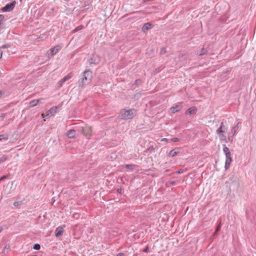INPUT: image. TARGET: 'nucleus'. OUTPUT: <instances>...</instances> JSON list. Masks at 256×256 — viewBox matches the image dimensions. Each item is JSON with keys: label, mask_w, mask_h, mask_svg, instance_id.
I'll return each mask as SVG.
<instances>
[{"label": "nucleus", "mask_w": 256, "mask_h": 256, "mask_svg": "<svg viewBox=\"0 0 256 256\" xmlns=\"http://www.w3.org/2000/svg\"><path fill=\"white\" fill-rule=\"evenodd\" d=\"M152 28V24L150 22H147L143 26L142 28V30L144 32L146 30L150 29Z\"/></svg>", "instance_id": "2eb2a0df"}, {"label": "nucleus", "mask_w": 256, "mask_h": 256, "mask_svg": "<svg viewBox=\"0 0 256 256\" xmlns=\"http://www.w3.org/2000/svg\"><path fill=\"white\" fill-rule=\"evenodd\" d=\"M166 52V48H162L161 49L160 54H164Z\"/></svg>", "instance_id": "cd10ccee"}, {"label": "nucleus", "mask_w": 256, "mask_h": 256, "mask_svg": "<svg viewBox=\"0 0 256 256\" xmlns=\"http://www.w3.org/2000/svg\"><path fill=\"white\" fill-rule=\"evenodd\" d=\"M196 112V108H190L187 110L186 113H188L190 114H193L194 112Z\"/></svg>", "instance_id": "412c9836"}, {"label": "nucleus", "mask_w": 256, "mask_h": 256, "mask_svg": "<svg viewBox=\"0 0 256 256\" xmlns=\"http://www.w3.org/2000/svg\"><path fill=\"white\" fill-rule=\"evenodd\" d=\"M238 124L234 126H233L232 128L230 130V132L228 136V142H232V140H233V137L236 134L237 130H238Z\"/></svg>", "instance_id": "39448f33"}, {"label": "nucleus", "mask_w": 256, "mask_h": 256, "mask_svg": "<svg viewBox=\"0 0 256 256\" xmlns=\"http://www.w3.org/2000/svg\"><path fill=\"white\" fill-rule=\"evenodd\" d=\"M223 152L225 155L231 154L228 148L226 145L224 146Z\"/></svg>", "instance_id": "6ab92c4d"}, {"label": "nucleus", "mask_w": 256, "mask_h": 256, "mask_svg": "<svg viewBox=\"0 0 256 256\" xmlns=\"http://www.w3.org/2000/svg\"><path fill=\"white\" fill-rule=\"evenodd\" d=\"M100 61V58L98 55L94 54L92 56L90 59L89 60L90 64H98Z\"/></svg>", "instance_id": "6e6552de"}, {"label": "nucleus", "mask_w": 256, "mask_h": 256, "mask_svg": "<svg viewBox=\"0 0 256 256\" xmlns=\"http://www.w3.org/2000/svg\"><path fill=\"white\" fill-rule=\"evenodd\" d=\"M66 136L69 138H75L76 137V132L75 130H70L66 132Z\"/></svg>", "instance_id": "9b49d317"}, {"label": "nucleus", "mask_w": 256, "mask_h": 256, "mask_svg": "<svg viewBox=\"0 0 256 256\" xmlns=\"http://www.w3.org/2000/svg\"><path fill=\"white\" fill-rule=\"evenodd\" d=\"M9 135L8 134H2L0 135V140H7L8 138Z\"/></svg>", "instance_id": "a211bd4d"}, {"label": "nucleus", "mask_w": 256, "mask_h": 256, "mask_svg": "<svg viewBox=\"0 0 256 256\" xmlns=\"http://www.w3.org/2000/svg\"><path fill=\"white\" fill-rule=\"evenodd\" d=\"M4 19V16L2 15H0V29L1 28L2 22Z\"/></svg>", "instance_id": "a878e982"}, {"label": "nucleus", "mask_w": 256, "mask_h": 256, "mask_svg": "<svg viewBox=\"0 0 256 256\" xmlns=\"http://www.w3.org/2000/svg\"><path fill=\"white\" fill-rule=\"evenodd\" d=\"M125 167L126 168H128V169H133L134 168V166L132 165V164H126L125 166Z\"/></svg>", "instance_id": "393cba45"}, {"label": "nucleus", "mask_w": 256, "mask_h": 256, "mask_svg": "<svg viewBox=\"0 0 256 256\" xmlns=\"http://www.w3.org/2000/svg\"><path fill=\"white\" fill-rule=\"evenodd\" d=\"M226 156V161L224 167L226 170L228 169L230 167V165L231 162H232V158L231 156V154L225 155Z\"/></svg>", "instance_id": "1a4fd4ad"}, {"label": "nucleus", "mask_w": 256, "mask_h": 256, "mask_svg": "<svg viewBox=\"0 0 256 256\" xmlns=\"http://www.w3.org/2000/svg\"><path fill=\"white\" fill-rule=\"evenodd\" d=\"M117 256H124V254H122V253H118V254H117Z\"/></svg>", "instance_id": "f704fd0d"}, {"label": "nucleus", "mask_w": 256, "mask_h": 256, "mask_svg": "<svg viewBox=\"0 0 256 256\" xmlns=\"http://www.w3.org/2000/svg\"><path fill=\"white\" fill-rule=\"evenodd\" d=\"M7 178V176H2V177H1V178H0V181H1L2 180H4V178Z\"/></svg>", "instance_id": "2f4dec72"}, {"label": "nucleus", "mask_w": 256, "mask_h": 256, "mask_svg": "<svg viewBox=\"0 0 256 256\" xmlns=\"http://www.w3.org/2000/svg\"><path fill=\"white\" fill-rule=\"evenodd\" d=\"M168 140L166 138H164L162 140V141H166L167 142Z\"/></svg>", "instance_id": "4c0bfd02"}, {"label": "nucleus", "mask_w": 256, "mask_h": 256, "mask_svg": "<svg viewBox=\"0 0 256 256\" xmlns=\"http://www.w3.org/2000/svg\"><path fill=\"white\" fill-rule=\"evenodd\" d=\"M118 192H120L121 190H120V189H118Z\"/></svg>", "instance_id": "a19ab883"}, {"label": "nucleus", "mask_w": 256, "mask_h": 256, "mask_svg": "<svg viewBox=\"0 0 256 256\" xmlns=\"http://www.w3.org/2000/svg\"><path fill=\"white\" fill-rule=\"evenodd\" d=\"M61 49V46H56L50 49V51L48 52V54H50L52 56H54Z\"/></svg>", "instance_id": "9d476101"}, {"label": "nucleus", "mask_w": 256, "mask_h": 256, "mask_svg": "<svg viewBox=\"0 0 256 256\" xmlns=\"http://www.w3.org/2000/svg\"><path fill=\"white\" fill-rule=\"evenodd\" d=\"M184 170L182 169H180L178 171H177L176 173L177 174H180L183 173Z\"/></svg>", "instance_id": "c85d7f7f"}, {"label": "nucleus", "mask_w": 256, "mask_h": 256, "mask_svg": "<svg viewBox=\"0 0 256 256\" xmlns=\"http://www.w3.org/2000/svg\"><path fill=\"white\" fill-rule=\"evenodd\" d=\"M57 107L53 106L46 112V114H42V116L43 118L50 116H54L56 112Z\"/></svg>", "instance_id": "0eeeda50"}, {"label": "nucleus", "mask_w": 256, "mask_h": 256, "mask_svg": "<svg viewBox=\"0 0 256 256\" xmlns=\"http://www.w3.org/2000/svg\"><path fill=\"white\" fill-rule=\"evenodd\" d=\"M14 205L15 206H18L20 205V202H15L14 203Z\"/></svg>", "instance_id": "7c9ffc66"}, {"label": "nucleus", "mask_w": 256, "mask_h": 256, "mask_svg": "<svg viewBox=\"0 0 256 256\" xmlns=\"http://www.w3.org/2000/svg\"><path fill=\"white\" fill-rule=\"evenodd\" d=\"M2 52L1 49L0 48V59L2 57Z\"/></svg>", "instance_id": "c9c22d12"}, {"label": "nucleus", "mask_w": 256, "mask_h": 256, "mask_svg": "<svg viewBox=\"0 0 256 256\" xmlns=\"http://www.w3.org/2000/svg\"><path fill=\"white\" fill-rule=\"evenodd\" d=\"M64 232V228L62 227L58 226L56 228L55 236L58 237L61 236Z\"/></svg>", "instance_id": "4468645a"}, {"label": "nucleus", "mask_w": 256, "mask_h": 256, "mask_svg": "<svg viewBox=\"0 0 256 256\" xmlns=\"http://www.w3.org/2000/svg\"><path fill=\"white\" fill-rule=\"evenodd\" d=\"M227 130V127L224 126V122H222L219 128L216 130V134L220 140L225 142L227 140L228 138L225 134Z\"/></svg>", "instance_id": "f03ea898"}, {"label": "nucleus", "mask_w": 256, "mask_h": 256, "mask_svg": "<svg viewBox=\"0 0 256 256\" xmlns=\"http://www.w3.org/2000/svg\"><path fill=\"white\" fill-rule=\"evenodd\" d=\"M206 52V50L204 48H202V51H201V52L200 54V55H203L204 54H205Z\"/></svg>", "instance_id": "bb28decb"}, {"label": "nucleus", "mask_w": 256, "mask_h": 256, "mask_svg": "<svg viewBox=\"0 0 256 256\" xmlns=\"http://www.w3.org/2000/svg\"><path fill=\"white\" fill-rule=\"evenodd\" d=\"M81 132L82 134L85 136L90 138L92 136V128L88 126L82 127Z\"/></svg>", "instance_id": "20e7f679"}, {"label": "nucleus", "mask_w": 256, "mask_h": 256, "mask_svg": "<svg viewBox=\"0 0 256 256\" xmlns=\"http://www.w3.org/2000/svg\"><path fill=\"white\" fill-rule=\"evenodd\" d=\"M33 248L36 250H39L40 248V246L39 244H36L34 245Z\"/></svg>", "instance_id": "5701e85b"}, {"label": "nucleus", "mask_w": 256, "mask_h": 256, "mask_svg": "<svg viewBox=\"0 0 256 256\" xmlns=\"http://www.w3.org/2000/svg\"><path fill=\"white\" fill-rule=\"evenodd\" d=\"M134 115L135 110H123L120 114V117L122 119L129 120L132 119Z\"/></svg>", "instance_id": "7ed1b4c3"}, {"label": "nucleus", "mask_w": 256, "mask_h": 256, "mask_svg": "<svg viewBox=\"0 0 256 256\" xmlns=\"http://www.w3.org/2000/svg\"><path fill=\"white\" fill-rule=\"evenodd\" d=\"M16 2L14 1L10 4H8L5 6L2 9L3 12H10L12 10L15 6Z\"/></svg>", "instance_id": "423d86ee"}, {"label": "nucleus", "mask_w": 256, "mask_h": 256, "mask_svg": "<svg viewBox=\"0 0 256 256\" xmlns=\"http://www.w3.org/2000/svg\"><path fill=\"white\" fill-rule=\"evenodd\" d=\"M92 79V72L90 70H85L82 72L81 78L78 82V86L84 88L88 84Z\"/></svg>", "instance_id": "f257e3e1"}, {"label": "nucleus", "mask_w": 256, "mask_h": 256, "mask_svg": "<svg viewBox=\"0 0 256 256\" xmlns=\"http://www.w3.org/2000/svg\"><path fill=\"white\" fill-rule=\"evenodd\" d=\"M221 228V223H220L219 224L217 228H216V229L215 231V232H214V235H216L218 233V232L220 230Z\"/></svg>", "instance_id": "4be33fe9"}, {"label": "nucleus", "mask_w": 256, "mask_h": 256, "mask_svg": "<svg viewBox=\"0 0 256 256\" xmlns=\"http://www.w3.org/2000/svg\"><path fill=\"white\" fill-rule=\"evenodd\" d=\"M180 148H176L174 150H170L168 154L170 156L174 157L180 152Z\"/></svg>", "instance_id": "f8f14e48"}, {"label": "nucleus", "mask_w": 256, "mask_h": 256, "mask_svg": "<svg viewBox=\"0 0 256 256\" xmlns=\"http://www.w3.org/2000/svg\"><path fill=\"white\" fill-rule=\"evenodd\" d=\"M8 48V46L4 44V45H3L2 47H0V48Z\"/></svg>", "instance_id": "e433bc0d"}, {"label": "nucleus", "mask_w": 256, "mask_h": 256, "mask_svg": "<svg viewBox=\"0 0 256 256\" xmlns=\"http://www.w3.org/2000/svg\"><path fill=\"white\" fill-rule=\"evenodd\" d=\"M84 28V26H78L74 30V32H77L79 30H80Z\"/></svg>", "instance_id": "b1692460"}, {"label": "nucleus", "mask_w": 256, "mask_h": 256, "mask_svg": "<svg viewBox=\"0 0 256 256\" xmlns=\"http://www.w3.org/2000/svg\"><path fill=\"white\" fill-rule=\"evenodd\" d=\"M181 108V106H176L172 107L170 109V111L171 113L174 114L177 112H178Z\"/></svg>", "instance_id": "dca6fc26"}, {"label": "nucleus", "mask_w": 256, "mask_h": 256, "mask_svg": "<svg viewBox=\"0 0 256 256\" xmlns=\"http://www.w3.org/2000/svg\"><path fill=\"white\" fill-rule=\"evenodd\" d=\"M2 230H3L2 227V226H0V233L2 232Z\"/></svg>", "instance_id": "58836bf2"}, {"label": "nucleus", "mask_w": 256, "mask_h": 256, "mask_svg": "<svg viewBox=\"0 0 256 256\" xmlns=\"http://www.w3.org/2000/svg\"><path fill=\"white\" fill-rule=\"evenodd\" d=\"M178 140H179V139L178 138H176L171 139V141L174 142H177Z\"/></svg>", "instance_id": "c756f323"}, {"label": "nucleus", "mask_w": 256, "mask_h": 256, "mask_svg": "<svg viewBox=\"0 0 256 256\" xmlns=\"http://www.w3.org/2000/svg\"><path fill=\"white\" fill-rule=\"evenodd\" d=\"M2 92L1 91H0V98L2 96Z\"/></svg>", "instance_id": "ea45409f"}, {"label": "nucleus", "mask_w": 256, "mask_h": 256, "mask_svg": "<svg viewBox=\"0 0 256 256\" xmlns=\"http://www.w3.org/2000/svg\"><path fill=\"white\" fill-rule=\"evenodd\" d=\"M143 252H148V248H146L144 250Z\"/></svg>", "instance_id": "473e14b6"}, {"label": "nucleus", "mask_w": 256, "mask_h": 256, "mask_svg": "<svg viewBox=\"0 0 256 256\" xmlns=\"http://www.w3.org/2000/svg\"><path fill=\"white\" fill-rule=\"evenodd\" d=\"M140 82H141L140 80H138L136 81V84H139L140 83Z\"/></svg>", "instance_id": "72a5a7b5"}, {"label": "nucleus", "mask_w": 256, "mask_h": 256, "mask_svg": "<svg viewBox=\"0 0 256 256\" xmlns=\"http://www.w3.org/2000/svg\"><path fill=\"white\" fill-rule=\"evenodd\" d=\"M73 76L72 72L69 73L66 76L62 78L59 82V84L62 86V84L64 82L66 81L70 80Z\"/></svg>", "instance_id": "ddd939ff"}, {"label": "nucleus", "mask_w": 256, "mask_h": 256, "mask_svg": "<svg viewBox=\"0 0 256 256\" xmlns=\"http://www.w3.org/2000/svg\"><path fill=\"white\" fill-rule=\"evenodd\" d=\"M8 160V156L6 155H3L2 157L0 158V164L2 162H5Z\"/></svg>", "instance_id": "aec40b11"}, {"label": "nucleus", "mask_w": 256, "mask_h": 256, "mask_svg": "<svg viewBox=\"0 0 256 256\" xmlns=\"http://www.w3.org/2000/svg\"><path fill=\"white\" fill-rule=\"evenodd\" d=\"M40 99L32 100L30 102L29 105L31 107L36 106L40 102Z\"/></svg>", "instance_id": "f3484780"}]
</instances>
